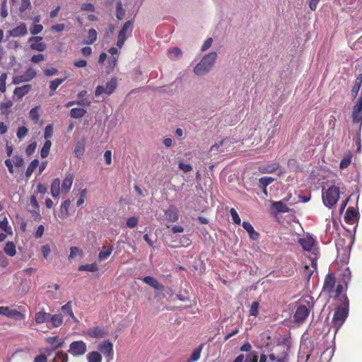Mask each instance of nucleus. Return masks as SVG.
<instances>
[{
	"label": "nucleus",
	"instance_id": "nucleus-1",
	"mask_svg": "<svg viewBox=\"0 0 362 362\" xmlns=\"http://www.w3.org/2000/svg\"><path fill=\"white\" fill-rule=\"evenodd\" d=\"M312 307V297L310 296L302 297L297 303L296 310L293 316L295 322H303L308 318Z\"/></svg>",
	"mask_w": 362,
	"mask_h": 362
},
{
	"label": "nucleus",
	"instance_id": "nucleus-2",
	"mask_svg": "<svg viewBox=\"0 0 362 362\" xmlns=\"http://www.w3.org/2000/svg\"><path fill=\"white\" fill-rule=\"evenodd\" d=\"M340 188L334 185H330L327 189H322V199L324 205L331 209L335 206L339 199Z\"/></svg>",
	"mask_w": 362,
	"mask_h": 362
},
{
	"label": "nucleus",
	"instance_id": "nucleus-3",
	"mask_svg": "<svg viewBox=\"0 0 362 362\" xmlns=\"http://www.w3.org/2000/svg\"><path fill=\"white\" fill-rule=\"evenodd\" d=\"M349 315V300L346 296L344 297V302L334 311L332 324L337 332L344 323Z\"/></svg>",
	"mask_w": 362,
	"mask_h": 362
},
{
	"label": "nucleus",
	"instance_id": "nucleus-4",
	"mask_svg": "<svg viewBox=\"0 0 362 362\" xmlns=\"http://www.w3.org/2000/svg\"><path fill=\"white\" fill-rule=\"evenodd\" d=\"M216 58L217 54L215 52L204 55L200 62L194 67V74L197 76H204L209 73L212 69Z\"/></svg>",
	"mask_w": 362,
	"mask_h": 362
},
{
	"label": "nucleus",
	"instance_id": "nucleus-5",
	"mask_svg": "<svg viewBox=\"0 0 362 362\" xmlns=\"http://www.w3.org/2000/svg\"><path fill=\"white\" fill-rule=\"evenodd\" d=\"M69 353L74 357L84 355L87 351V345L82 340L74 341L69 345Z\"/></svg>",
	"mask_w": 362,
	"mask_h": 362
},
{
	"label": "nucleus",
	"instance_id": "nucleus-6",
	"mask_svg": "<svg viewBox=\"0 0 362 362\" xmlns=\"http://www.w3.org/2000/svg\"><path fill=\"white\" fill-rule=\"evenodd\" d=\"M98 352L104 355L105 358L109 361L113 358V344L109 340H104L98 346Z\"/></svg>",
	"mask_w": 362,
	"mask_h": 362
},
{
	"label": "nucleus",
	"instance_id": "nucleus-7",
	"mask_svg": "<svg viewBox=\"0 0 362 362\" xmlns=\"http://www.w3.org/2000/svg\"><path fill=\"white\" fill-rule=\"evenodd\" d=\"M117 88V80L115 78H111V80L107 82L105 86H98L96 87L95 90V95L96 97L102 95H110L112 94Z\"/></svg>",
	"mask_w": 362,
	"mask_h": 362
},
{
	"label": "nucleus",
	"instance_id": "nucleus-8",
	"mask_svg": "<svg viewBox=\"0 0 362 362\" xmlns=\"http://www.w3.org/2000/svg\"><path fill=\"white\" fill-rule=\"evenodd\" d=\"M353 122L359 124L358 131L361 132L362 124V97H359L353 107Z\"/></svg>",
	"mask_w": 362,
	"mask_h": 362
},
{
	"label": "nucleus",
	"instance_id": "nucleus-9",
	"mask_svg": "<svg viewBox=\"0 0 362 362\" xmlns=\"http://www.w3.org/2000/svg\"><path fill=\"white\" fill-rule=\"evenodd\" d=\"M0 315L14 319H25V315L16 309H13L8 307L0 306Z\"/></svg>",
	"mask_w": 362,
	"mask_h": 362
},
{
	"label": "nucleus",
	"instance_id": "nucleus-10",
	"mask_svg": "<svg viewBox=\"0 0 362 362\" xmlns=\"http://www.w3.org/2000/svg\"><path fill=\"white\" fill-rule=\"evenodd\" d=\"M298 243L305 251L312 252L315 250V246L316 241L310 235H306L300 238Z\"/></svg>",
	"mask_w": 362,
	"mask_h": 362
},
{
	"label": "nucleus",
	"instance_id": "nucleus-11",
	"mask_svg": "<svg viewBox=\"0 0 362 362\" xmlns=\"http://www.w3.org/2000/svg\"><path fill=\"white\" fill-rule=\"evenodd\" d=\"M107 334V329L102 326L93 327L87 330V334L91 338H103Z\"/></svg>",
	"mask_w": 362,
	"mask_h": 362
},
{
	"label": "nucleus",
	"instance_id": "nucleus-12",
	"mask_svg": "<svg viewBox=\"0 0 362 362\" xmlns=\"http://www.w3.org/2000/svg\"><path fill=\"white\" fill-rule=\"evenodd\" d=\"M28 33L27 26L24 23H21L19 25L8 32V37H19L25 36Z\"/></svg>",
	"mask_w": 362,
	"mask_h": 362
},
{
	"label": "nucleus",
	"instance_id": "nucleus-13",
	"mask_svg": "<svg viewBox=\"0 0 362 362\" xmlns=\"http://www.w3.org/2000/svg\"><path fill=\"white\" fill-rule=\"evenodd\" d=\"M28 42L31 43L30 48L33 50L42 52L46 49V45L42 42L41 37H31L29 38Z\"/></svg>",
	"mask_w": 362,
	"mask_h": 362
},
{
	"label": "nucleus",
	"instance_id": "nucleus-14",
	"mask_svg": "<svg viewBox=\"0 0 362 362\" xmlns=\"http://www.w3.org/2000/svg\"><path fill=\"white\" fill-rule=\"evenodd\" d=\"M279 167L277 162H272L269 163L262 164L258 167V170L262 173H272Z\"/></svg>",
	"mask_w": 362,
	"mask_h": 362
},
{
	"label": "nucleus",
	"instance_id": "nucleus-15",
	"mask_svg": "<svg viewBox=\"0 0 362 362\" xmlns=\"http://www.w3.org/2000/svg\"><path fill=\"white\" fill-rule=\"evenodd\" d=\"M335 285V276L333 274H328L324 281L323 291L330 293Z\"/></svg>",
	"mask_w": 362,
	"mask_h": 362
},
{
	"label": "nucleus",
	"instance_id": "nucleus-16",
	"mask_svg": "<svg viewBox=\"0 0 362 362\" xmlns=\"http://www.w3.org/2000/svg\"><path fill=\"white\" fill-rule=\"evenodd\" d=\"M166 219L171 222H176L178 220V211L174 206H170L168 209L165 211Z\"/></svg>",
	"mask_w": 362,
	"mask_h": 362
},
{
	"label": "nucleus",
	"instance_id": "nucleus-17",
	"mask_svg": "<svg viewBox=\"0 0 362 362\" xmlns=\"http://www.w3.org/2000/svg\"><path fill=\"white\" fill-rule=\"evenodd\" d=\"M243 228L247 232L250 238L252 240H257L259 238V233L255 231L252 224L248 221H243L242 224Z\"/></svg>",
	"mask_w": 362,
	"mask_h": 362
},
{
	"label": "nucleus",
	"instance_id": "nucleus-18",
	"mask_svg": "<svg viewBox=\"0 0 362 362\" xmlns=\"http://www.w3.org/2000/svg\"><path fill=\"white\" fill-rule=\"evenodd\" d=\"M74 177L71 174H68L62 181L61 191L62 193H66L71 189L73 184Z\"/></svg>",
	"mask_w": 362,
	"mask_h": 362
},
{
	"label": "nucleus",
	"instance_id": "nucleus-19",
	"mask_svg": "<svg viewBox=\"0 0 362 362\" xmlns=\"http://www.w3.org/2000/svg\"><path fill=\"white\" fill-rule=\"evenodd\" d=\"M113 250V246L112 245H103L102 247L101 251L98 254V259L99 261H103L107 259L110 255L112 254Z\"/></svg>",
	"mask_w": 362,
	"mask_h": 362
},
{
	"label": "nucleus",
	"instance_id": "nucleus-20",
	"mask_svg": "<svg viewBox=\"0 0 362 362\" xmlns=\"http://www.w3.org/2000/svg\"><path fill=\"white\" fill-rule=\"evenodd\" d=\"M50 192L52 197L57 198L60 194V180L55 178L52 180L51 184Z\"/></svg>",
	"mask_w": 362,
	"mask_h": 362
},
{
	"label": "nucleus",
	"instance_id": "nucleus-21",
	"mask_svg": "<svg viewBox=\"0 0 362 362\" xmlns=\"http://www.w3.org/2000/svg\"><path fill=\"white\" fill-rule=\"evenodd\" d=\"M287 199L284 201L274 202H272V208L279 213L288 212L289 209L286 204Z\"/></svg>",
	"mask_w": 362,
	"mask_h": 362
},
{
	"label": "nucleus",
	"instance_id": "nucleus-22",
	"mask_svg": "<svg viewBox=\"0 0 362 362\" xmlns=\"http://www.w3.org/2000/svg\"><path fill=\"white\" fill-rule=\"evenodd\" d=\"M142 281L156 290H161L163 288V286L153 276H145L144 278L142 279Z\"/></svg>",
	"mask_w": 362,
	"mask_h": 362
},
{
	"label": "nucleus",
	"instance_id": "nucleus-23",
	"mask_svg": "<svg viewBox=\"0 0 362 362\" xmlns=\"http://www.w3.org/2000/svg\"><path fill=\"white\" fill-rule=\"evenodd\" d=\"M31 89L30 85H24L21 87H17L15 88L13 93L18 98H22L25 96Z\"/></svg>",
	"mask_w": 362,
	"mask_h": 362
},
{
	"label": "nucleus",
	"instance_id": "nucleus-24",
	"mask_svg": "<svg viewBox=\"0 0 362 362\" xmlns=\"http://www.w3.org/2000/svg\"><path fill=\"white\" fill-rule=\"evenodd\" d=\"M132 23L130 21H127L121 28L118 35L124 37L127 39L128 35L132 33Z\"/></svg>",
	"mask_w": 362,
	"mask_h": 362
},
{
	"label": "nucleus",
	"instance_id": "nucleus-25",
	"mask_svg": "<svg viewBox=\"0 0 362 362\" xmlns=\"http://www.w3.org/2000/svg\"><path fill=\"white\" fill-rule=\"evenodd\" d=\"M71 204L70 199H66L64 201L61 206L59 209V216L62 218H66L69 215V208Z\"/></svg>",
	"mask_w": 362,
	"mask_h": 362
},
{
	"label": "nucleus",
	"instance_id": "nucleus-26",
	"mask_svg": "<svg viewBox=\"0 0 362 362\" xmlns=\"http://www.w3.org/2000/svg\"><path fill=\"white\" fill-rule=\"evenodd\" d=\"M52 327H59L63 322V318L62 315H51L49 314V321Z\"/></svg>",
	"mask_w": 362,
	"mask_h": 362
},
{
	"label": "nucleus",
	"instance_id": "nucleus-27",
	"mask_svg": "<svg viewBox=\"0 0 362 362\" xmlns=\"http://www.w3.org/2000/svg\"><path fill=\"white\" fill-rule=\"evenodd\" d=\"M86 360L88 362H102L103 357L100 352L93 351L86 355Z\"/></svg>",
	"mask_w": 362,
	"mask_h": 362
},
{
	"label": "nucleus",
	"instance_id": "nucleus-28",
	"mask_svg": "<svg viewBox=\"0 0 362 362\" xmlns=\"http://www.w3.org/2000/svg\"><path fill=\"white\" fill-rule=\"evenodd\" d=\"M49 313L40 311L35 314V321L37 324H42L49 321Z\"/></svg>",
	"mask_w": 362,
	"mask_h": 362
},
{
	"label": "nucleus",
	"instance_id": "nucleus-29",
	"mask_svg": "<svg viewBox=\"0 0 362 362\" xmlns=\"http://www.w3.org/2000/svg\"><path fill=\"white\" fill-rule=\"evenodd\" d=\"M168 56L170 59L177 60L181 57L182 51L178 47H173L168 50Z\"/></svg>",
	"mask_w": 362,
	"mask_h": 362
},
{
	"label": "nucleus",
	"instance_id": "nucleus-30",
	"mask_svg": "<svg viewBox=\"0 0 362 362\" xmlns=\"http://www.w3.org/2000/svg\"><path fill=\"white\" fill-rule=\"evenodd\" d=\"M232 144V141L229 139H225L219 141V143L213 145L211 147V152H216L218 151L220 147L226 146V148Z\"/></svg>",
	"mask_w": 362,
	"mask_h": 362
},
{
	"label": "nucleus",
	"instance_id": "nucleus-31",
	"mask_svg": "<svg viewBox=\"0 0 362 362\" xmlns=\"http://www.w3.org/2000/svg\"><path fill=\"white\" fill-rule=\"evenodd\" d=\"M362 83V74H359L356 80L354 87L351 89V95L356 97L359 91Z\"/></svg>",
	"mask_w": 362,
	"mask_h": 362
},
{
	"label": "nucleus",
	"instance_id": "nucleus-32",
	"mask_svg": "<svg viewBox=\"0 0 362 362\" xmlns=\"http://www.w3.org/2000/svg\"><path fill=\"white\" fill-rule=\"evenodd\" d=\"M269 358L272 361H276V362H286L287 361V354L286 352L281 353L280 355H276L275 354H270Z\"/></svg>",
	"mask_w": 362,
	"mask_h": 362
},
{
	"label": "nucleus",
	"instance_id": "nucleus-33",
	"mask_svg": "<svg viewBox=\"0 0 362 362\" xmlns=\"http://www.w3.org/2000/svg\"><path fill=\"white\" fill-rule=\"evenodd\" d=\"M4 250L9 257H13L16 253V245L13 242H8Z\"/></svg>",
	"mask_w": 362,
	"mask_h": 362
},
{
	"label": "nucleus",
	"instance_id": "nucleus-34",
	"mask_svg": "<svg viewBox=\"0 0 362 362\" xmlns=\"http://www.w3.org/2000/svg\"><path fill=\"white\" fill-rule=\"evenodd\" d=\"M358 215V212L354 207H349L345 214L344 219L347 223L352 221Z\"/></svg>",
	"mask_w": 362,
	"mask_h": 362
},
{
	"label": "nucleus",
	"instance_id": "nucleus-35",
	"mask_svg": "<svg viewBox=\"0 0 362 362\" xmlns=\"http://www.w3.org/2000/svg\"><path fill=\"white\" fill-rule=\"evenodd\" d=\"M86 113V110L83 108L75 107L70 111V116L75 119L81 118Z\"/></svg>",
	"mask_w": 362,
	"mask_h": 362
},
{
	"label": "nucleus",
	"instance_id": "nucleus-36",
	"mask_svg": "<svg viewBox=\"0 0 362 362\" xmlns=\"http://www.w3.org/2000/svg\"><path fill=\"white\" fill-rule=\"evenodd\" d=\"M51 146L52 142L49 140H46L40 151V156L42 158H45L48 156Z\"/></svg>",
	"mask_w": 362,
	"mask_h": 362
},
{
	"label": "nucleus",
	"instance_id": "nucleus-37",
	"mask_svg": "<svg viewBox=\"0 0 362 362\" xmlns=\"http://www.w3.org/2000/svg\"><path fill=\"white\" fill-rule=\"evenodd\" d=\"M97 40V32L95 29H90L88 32V38L84 42L86 45H91Z\"/></svg>",
	"mask_w": 362,
	"mask_h": 362
},
{
	"label": "nucleus",
	"instance_id": "nucleus-38",
	"mask_svg": "<svg viewBox=\"0 0 362 362\" xmlns=\"http://www.w3.org/2000/svg\"><path fill=\"white\" fill-rule=\"evenodd\" d=\"M79 271H86L90 272H95L98 270V265L95 263L83 264L78 267Z\"/></svg>",
	"mask_w": 362,
	"mask_h": 362
},
{
	"label": "nucleus",
	"instance_id": "nucleus-39",
	"mask_svg": "<svg viewBox=\"0 0 362 362\" xmlns=\"http://www.w3.org/2000/svg\"><path fill=\"white\" fill-rule=\"evenodd\" d=\"M62 310L64 313H66L73 320L74 322H77L76 317L74 315V313L71 309V302H68L65 305L62 307Z\"/></svg>",
	"mask_w": 362,
	"mask_h": 362
},
{
	"label": "nucleus",
	"instance_id": "nucleus-40",
	"mask_svg": "<svg viewBox=\"0 0 362 362\" xmlns=\"http://www.w3.org/2000/svg\"><path fill=\"white\" fill-rule=\"evenodd\" d=\"M39 110L40 106H35V107L32 108L29 112V117L35 123H37L39 121Z\"/></svg>",
	"mask_w": 362,
	"mask_h": 362
},
{
	"label": "nucleus",
	"instance_id": "nucleus-41",
	"mask_svg": "<svg viewBox=\"0 0 362 362\" xmlns=\"http://www.w3.org/2000/svg\"><path fill=\"white\" fill-rule=\"evenodd\" d=\"M39 161L37 159L33 160L29 164L26 172H25V176L27 177H30L33 171L35 170V168L38 166Z\"/></svg>",
	"mask_w": 362,
	"mask_h": 362
},
{
	"label": "nucleus",
	"instance_id": "nucleus-42",
	"mask_svg": "<svg viewBox=\"0 0 362 362\" xmlns=\"http://www.w3.org/2000/svg\"><path fill=\"white\" fill-rule=\"evenodd\" d=\"M85 145L83 142H78L74 148V154L77 158H81L84 153Z\"/></svg>",
	"mask_w": 362,
	"mask_h": 362
},
{
	"label": "nucleus",
	"instance_id": "nucleus-43",
	"mask_svg": "<svg viewBox=\"0 0 362 362\" xmlns=\"http://www.w3.org/2000/svg\"><path fill=\"white\" fill-rule=\"evenodd\" d=\"M0 228L6 232V234L12 235L13 231L11 226L8 225L7 218L5 217L2 221H0Z\"/></svg>",
	"mask_w": 362,
	"mask_h": 362
},
{
	"label": "nucleus",
	"instance_id": "nucleus-44",
	"mask_svg": "<svg viewBox=\"0 0 362 362\" xmlns=\"http://www.w3.org/2000/svg\"><path fill=\"white\" fill-rule=\"evenodd\" d=\"M66 79V77L64 78H55L50 81L49 88L52 91L56 90V89Z\"/></svg>",
	"mask_w": 362,
	"mask_h": 362
},
{
	"label": "nucleus",
	"instance_id": "nucleus-45",
	"mask_svg": "<svg viewBox=\"0 0 362 362\" xmlns=\"http://www.w3.org/2000/svg\"><path fill=\"white\" fill-rule=\"evenodd\" d=\"M274 180L271 177H262L259 180V187L262 188H266L270 185Z\"/></svg>",
	"mask_w": 362,
	"mask_h": 362
},
{
	"label": "nucleus",
	"instance_id": "nucleus-46",
	"mask_svg": "<svg viewBox=\"0 0 362 362\" xmlns=\"http://www.w3.org/2000/svg\"><path fill=\"white\" fill-rule=\"evenodd\" d=\"M352 156L349 153L346 155L340 162L339 167L341 169L346 168L351 162Z\"/></svg>",
	"mask_w": 362,
	"mask_h": 362
},
{
	"label": "nucleus",
	"instance_id": "nucleus-47",
	"mask_svg": "<svg viewBox=\"0 0 362 362\" xmlns=\"http://www.w3.org/2000/svg\"><path fill=\"white\" fill-rule=\"evenodd\" d=\"M77 255L82 257V255H83L82 250L77 247H71L70 248V254L69 256V259H72L75 258Z\"/></svg>",
	"mask_w": 362,
	"mask_h": 362
},
{
	"label": "nucleus",
	"instance_id": "nucleus-48",
	"mask_svg": "<svg viewBox=\"0 0 362 362\" xmlns=\"http://www.w3.org/2000/svg\"><path fill=\"white\" fill-rule=\"evenodd\" d=\"M23 76L24 78H25V81L28 82L35 77L36 72L33 68H28Z\"/></svg>",
	"mask_w": 362,
	"mask_h": 362
},
{
	"label": "nucleus",
	"instance_id": "nucleus-49",
	"mask_svg": "<svg viewBox=\"0 0 362 362\" xmlns=\"http://www.w3.org/2000/svg\"><path fill=\"white\" fill-rule=\"evenodd\" d=\"M124 13H125V11L122 7V2L118 1L117 3V6H116V16H117V19L121 20L124 17Z\"/></svg>",
	"mask_w": 362,
	"mask_h": 362
},
{
	"label": "nucleus",
	"instance_id": "nucleus-50",
	"mask_svg": "<svg viewBox=\"0 0 362 362\" xmlns=\"http://www.w3.org/2000/svg\"><path fill=\"white\" fill-rule=\"evenodd\" d=\"M351 278V272L349 268H346L342 274L341 279L342 281L347 286V284L350 281Z\"/></svg>",
	"mask_w": 362,
	"mask_h": 362
},
{
	"label": "nucleus",
	"instance_id": "nucleus-51",
	"mask_svg": "<svg viewBox=\"0 0 362 362\" xmlns=\"http://www.w3.org/2000/svg\"><path fill=\"white\" fill-rule=\"evenodd\" d=\"M250 315L257 317L259 314V303L255 301L252 303L250 308Z\"/></svg>",
	"mask_w": 362,
	"mask_h": 362
},
{
	"label": "nucleus",
	"instance_id": "nucleus-52",
	"mask_svg": "<svg viewBox=\"0 0 362 362\" xmlns=\"http://www.w3.org/2000/svg\"><path fill=\"white\" fill-rule=\"evenodd\" d=\"M30 205L33 208V209L31 211L38 214H39V205H38V202L37 201V198L35 195H33L30 197Z\"/></svg>",
	"mask_w": 362,
	"mask_h": 362
},
{
	"label": "nucleus",
	"instance_id": "nucleus-53",
	"mask_svg": "<svg viewBox=\"0 0 362 362\" xmlns=\"http://www.w3.org/2000/svg\"><path fill=\"white\" fill-rule=\"evenodd\" d=\"M7 79V74L6 73L1 74L0 75V91L4 93L6 92V81Z\"/></svg>",
	"mask_w": 362,
	"mask_h": 362
},
{
	"label": "nucleus",
	"instance_id": "nucleus-54",
	"mask_svg": "<svg viewBox=\"0 0 362 362\" xmlns=\"http://www.w3.org/2000/svg\"><path fill=\"white\" fill-rule=\"evenodd\" d=\"M54 358L57 362H67L68 355L62 351H59L55 354Z\"/></svg>",
	"mask_w": 362,
	"mask_h": 362
},
{
	"label": "nucleus",
	"instance_id": "nucleus-55",
	"mask_svg": "<svg viewBox=\"0 0 362 362\" xmlns=\"http://www.w3.org/2000/svg\"><path fill=\"white\" fill-rule=\"evenodd\" d=\"M230 214L231 216L233 221L235 224H238V225L240 224V222H241L240 218L238 214L237 213L236 210L234 208L230 209Z\"/></svg>",
	"mask_w": 362,
	"mask_h": 362
},
{
	"label": "nucleus",
	"instance_id": "nucleus-56",
	"mask_svg": "<svg viewBox=\"0 0 362 362\" xmlns=\"http://www.w3.org/2000/svg\"><path fill=\"white\" fill-rule=\"evenodd\" d=\"M53 135V127L52 124H48L45 127L44 132V138L49 140Z\"/></svg>",
	"mask_w": 362,
	"mask_h": 362
},
{
	"label": "nucleus",
	"instance_id": "nucleus-57",
	"mask_svg": "<svg viewBox=\"0 0 362 362\" xmlns=\"http://www.w3.org/2000/svg\"><path fill=\"white\" fill-rule=\"evenodd\" d=\"M43 30V26L41 24L34 23L30 29L32 35H37L41 33Z\"/></svg>",
	"mask_w": 362,
	"mask_h": 362
},
{
	"label": "nucleus",
	"instance_id": "nucleus-58",
	"mask_svg": "<svg viewBox=\"0 0 362 362\" xmlns=\"http://www.w3.org/2000/svg\"><path fill=\"white\" fill-rule=\"evenodd\" d=\"M64 344V341L63 340H59V343H57L56 345H54L51 349H45V351L47 354L48 356H49L53 351L63 347Z\"/></svg>",
	"mask_w": 362,
	"mask_h": 362
},
{
	"label": "nucleus",
	"instance_id": "nucleus-59",
	"mask_svg": "<svg viewBox=\"0 0 362 362\" xmlns=\"http://www.w3.org/2000/svg\"><path fill=\"white\" fill-rule=\"evenodd\" d=\"M28 132V129L25 127H21L17 131V137L19 139L24 138Z\"/></svg>",
	"mask_w": 362,
	"mask_h": 362
},
{
	"label": "nucleus",
	"instance_id": "nucleus-60",
	"mask_svg": "<svg viewBox=\"0 0 362 362\" xmlns=\"http://www.w3.org/2000/svg\"><path fill=\"white\" fill-rule=\"evenodd\" d=\"M138 223V219L135 216L130 217L127 221V226L130 228H133L136 226Z\"/></svg>",
	"mask_w": 362,
	"mask_h": 362
},
{
	"label": "nucleus",
	"instance_id": "nucleus-61",
	"mask_svg": "<svg viewBox=\"0 0 362 362\" xmlns=\"http://www.w3.org/2000/svg\"><path fill=\"white\" fill-rule=\"evenodd\" d=\"M243 362H257V356L253 352H250L246 355Z\"/></svg>",
	"mask_w": 362,
	"mask_h": 362
},
{
	"label": "nucleus",
	"instance_id": "nucleus-62",
	"mask_svg": "<svg viewBox=\"0 0 362 362\" xmlns=\"http://www.w3.org/2000/svg\"><path fill=\"white\" fill-rule=\"evenodd\" d=\"M202 351V346L194 349L191 355V360L192 361H196L200 358Z\"/></svg>",
	"mask_w": 362,
	"mask_h": 362
},
{
	"label": "nucleus",
	"instance_id": "nucleus-63",
	"mask_svg": "<svg viewBox=\"0 0 362 362\" xmlns=\"http://www.w3.org/2000/svg\"><path fill=\"white\" fill-rule=\"evenodd\" d=\"M36 147H37V144L36 142H32L31 144H30L26 149H25V153L28 156H30L31 154H33L34 153V151H35L36 149Z\"/></svg>",
	"mask_w": 362,
	"mask_h": 362
},
{
	"label": "nucleus",
	"instance_id": "nucleus-64",
	"mask_svg": "<svg viewBox=\"0 0 362 362\" xmlns=\"http://www.w3.org/2000/svg\"><path fill=\"white\" fill-rule=\"evenodd\" d=\"M41 251L44 258L47 259L51 252L50 247L48 245H42Z\"/></svg>",
	"mask_w": 362,
	"mask_h": 362
}]
</instances>
